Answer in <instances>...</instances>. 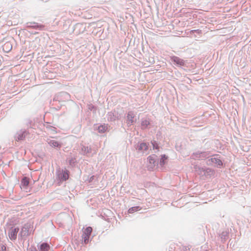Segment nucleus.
Listing matches in <instances>:
<instances>
[{
	"instance_id": "1",
	"label": "nucleus",
	"mask_w": 251,
	"mask_h": 251,
	"mask_svg": "<svg viewBox=\"0 0 251 251\" xmlns=\"http://www.w3.org/2000/svg\"><path fill=\"white\" fill-rule=\"evenodd\" d=\"M55 175L58 185H61L64 182L68 181L69 182H71L73 180L70 176V172L66 167L57 169Z\"/></svg>"
},
{
	"instance_id": "2",
	"label": "nucleus",
	"mask_w": 251,
	"mask_h": 251,
	"mask_svg": "<svg viewBox=\"0 0 251 251\" xmlns=\"http://www.w3.org/2000/svg\"><path fill=\"white\" fill-rule=\"evenodd\" d=\"M66 163L67 167L69 169H73L76 173L75 177L76 179H79L81 175V170L78 166V162L76 158L75 157L69 156L66 159Z\"/></svg>"
},
{
	"instance_id": "3",
	"label": "nucleus",
	"mask_w": 251,
	"mask_h": 251,
	"mask_svg": "<svg viewBox=\"0 0 251 251\" xmlns=\"http://www.w3.org/2000/svg\"><path fill=\"white\" fill-rule=\"evenodd\" d=\"M223 160L220 155L213 154L210 155L208 159L206 160V164L209 166H214L219 168H221L224 166Z\"/></svg>"
},
{
	"instance_id": "4",
	"label": "nucleus",
	"mask_w": 251,
	"mask_h": 251,
	"mask_svg": "<svg viewBox=\"0 0 251 251\" xmlns=\"http://www.w3.org/2000/svg\"><path fill=\"white\" fill-rule=\"evenodd\" d=\"M195 169L198 174L201 176H204L206 178L211 177L215 174L213 169L205 166L200 167L196 165Z\"/></svg>"
},
{
	"instance_id": "5",
	"label": "nucleus",
	"mask_w": 251,
	"mask_h": 251,
	"mask_svg": "<svg viewBox=\"0 0 251 251\" xmlns=\"http://www.w3.org/2000/svg\"><path fill=\"white\" fill-rule=\"evenodd\" d=\"M31 228V224L27 223L24 224L21 228V230L18 234V239L19 241L23 240L25 241V239L24 238L26 236L29 235V229Z\"/></svg>"
},
{
	"instance_id": "6",
	"label": "nucleus",
	"mask_w": 251,
	"mask_h": 251,
	"mask_svg": "<svg viewBox=\"0 0 251 251\" xmlns=\"http://www.w3.org/2000/svg\"><path fill=\"white\" fill-rule=\"evenodd\" d=\"M210 154L211 153L208 151H198L193 152L192 156L194 159L204 160L206 163V160L209 158Z\"/></svg>"
},
{
	"instance_id": "7",
	"label": "nucleus",
	"mask_w": 251,
	"mask_h": 251,
	"mask_svg": "<svg viewBox=\"0 0 251 251\" xmlns=\"http://www.w3.org/2000/svg\"><path fill=\"white\" fill-rule=\"evenodd\" d=\"M92 231V228L90 226L86 227L84 230H83V233L81 235L82 244H87L91 241L92 237L90 239V235Z\"/></svg>"
},
{
	"instance_id": "8",
	"label": "nucleus",
	"mask_w": 251,
	"mask_h": 251,
	"mask_svg": "<svg viewBox=\"0 0 251 251\" xmlns=\"http://www.w3.org/2000/svg\"><path fill=\"white\" fill-rule=\"evenodd\" d=\"M148 163V168L150 171L153 170L155 166H158L157 156L155 154H152L147 157Z\"/></svg>"
},
{
	"instance_id": "9",
	"label": "nucleus",
	"mask_w": 251,
	"mask_h": 251,
	"mask_svg": "<svg viewBox=\"0 0 251 251\" xmlns=\"http://www.w3.org/2000/svg\"><path fill=\"white\" fill-rule=\"evenodd\" d=\"M19 227H15L14 226H11L8 232V235L9 238L12 241H14L16 240L17 237V234L19 231Z\"/></svg>"
},
{
	"instance_id": "10",
	"label": "nucleus",
	"mask_w": 251,
	"mask_h": 251,
	"mask_svg": "<svg viewBox=\"0 0 251 251\" xmlns=\"http://www.w3.org/2000/svg\"><path fill=\"white\" fill-rule=\"evenodd\" d=\"M29 134V131L25 129H21L16 132L14 136V138L16 141L17 140H25V137Z\"/></svg>"
},
{
	"instance_id": "11",
	"label": "nucleus",
	"mask_w": 251,
	"mask_h": 251,
	"mask_svg": "<svg viewBox=\"0 0 251 251\" xmlns=\"http://www.w3.org/2000/svg\"><path fill=\"white\" fill-rule=\"evenodd\" d=\"M38 251H49L50 246L46 241H41L37 244Z\"/></svg>"
},
{
	"instance_id": "12",
	"label": "nucleus",
	"mask_w": 251,
	"mask_h": 251,
	"mask_svg": "<svg viewBox=\"0 0 251 251\" xmlns=\"http://www.w3.org/2000/svg\"><path fill=\"white\" fill-rule=\"evenodd\" d=\"M26 27L38 30H42L44 29L45 25L36 22H28L26 23Z\"/></svg>"
},
{
	"instance_id": "13",
	"label": "nucleus",
	"mask_w": 251,
	"mask_h": 251,
	"mask_svg": "<svg viewBox=\"0 0 251 251\" xmlns=\"http://www.w3.org/2000/svg\"><path fill=\"white\" fill-rule=\"evenodd\" d=\"M120 115L118 112L115 110L111 111L107 114V118L108 121L114 122L118 120Z\"/></svg>"
},
{
	"instance_id": "14",
	"label": "nucleus",
	"mask_w": 251,
	"mask_h": 251,
	"mask_svg": "<svg viewBox=\"0 0 251 251\" xmlns=\"http://www.w3.org/2000/svg\"><path fill=\"white\" fill-rule=\"evenodd\" d=\"M149 142H138V144L135 145L136 150L139 151H147L148 150Z\"/></svg>"
},
{
	"instance_id": "15",
	"label": "nucleus",
	"mask_w": 251,
	"mask_h": 251,
	"mask_svg": "<svg viewBox=\"0 0 251 251\" xmlns=\"http://www.w3.org/2000/svg\"><path fill=\"white\" fill-rule=\"evenodd\" d=\"M169 160V157L165 154H161L160 158H157L158 166L159 165L160 167H163L167 164Z\"/></svg>"
},
{
	"instance_id": "16",
	"label": "nucleus",
	"mask_w": 251,
	"mask_h": 251,
	"mask_svg": "<svg viewBox=\"0 0 251 251\" xmlns=\"http://www.w3.org/2000/svg\"><path fill=\"white\" fill-rule=\"evenodd\" d=\"M229 237V231L228 229L223 230L219 234L218 237L220 238L221 241L224 243Z\"/></svg>"
},
{
	"instance_id": "17",
	"label": "nucleus",
	"mask_w": 251,
	"mask_h": 251,
	"mask_svg": "<svg viewBox=\"0 0 251 251\" xmlns=\"http://www.w3.org/2000/svg\"><path fill=\"white\" fill-rule=\"evenodd\" d=\"M71 96L69 93L66 92H60L58 97L57 99L59 101H65L70 100Z\"/></svg>"
},
{
	"instance_id": "18",
	"label": "nucleus",
	"mask_w": 251,
	"mask_h": 251,
	"mask_svg": "<svg viewBox=\"0 0 251 251\" xmlns=\"http://www.w3.org/2000/svg\"><path fill=\"white\" fill-rule=\"evenodd\" d=\"M127 125L129 126L134 123L133 119L134 118V114L132 111H129L127 113Z\"/></svg>"
},
{
	"instance_id": "19",
	"label": "nucleus",
	"mask_w": 251,
	"mask_h": 251,
	"mask_svg": "<svg viewBox=\"0 0 251 251\" xmlns=\"http://www.w3.org/2000/svg\"><path fill=\"white\" fill-rule=\"evenodd\" d=\"M171 60L178 66H184L185 64V61L183 59L176 56L171 57Z\"/></svg>"
},
{
	"instance_id": "20",
	"label": "nucleus",
	"mask_w": 251,
	"mask_h": 251,
	"mask_svg": "<svg viewBox=\"0 0 251 251\" xmlns=\"http://www.w3.org/2000/svg\"><path fill=\"white\" fill-rule=\"evenodd\" d=\"M29 185V180L26 177H24L21 180L20 187L22 189H26Z\"/></svg>"
},
{
	"instance_id": "21",
	"label": "nucleus",
	"mask_w": 251,
	"mask_h": 251,
	"mask_svg": "<svg viewBox=\"0 0 251 251\" xmlns=\"http://www.w3.org/2000/svg\"><path fill=\"white\" fill-rule=\"evenodd\" d=\"M151 124L150 121L147 119H142L141 123V128L142 129L148 128V126Z\"/></svg>"
},
{
	"instance_id": "22",
	"label": "nucleus",
	"mask_w": 251,
	"mask_h": 251,
	"mask_svg": "<svg viewBox=\"0 0 251 251\" xmlns=\"http://www.w3.org/2000/svg\"><path fill=\"white\" fill-rule=\"evenodd\" d=\"M98 177L94 175H90L87 176V178L85 179V182L88 181V183H91L97 180Z\"/></svg>"
},
{
	"instance_id": "23",
	"label": "nucleus",
	"mask_w": 251,
	"mask_h": 251,
	"mask_svg": "<svg viewBox=\"0 0 251 251\" xmlns=\"http://www.w3.org/2000/svg\"><path fill=\"white\" fill-rule=\"evenodd\" d=\"M142 209V207L140 206H134L131 207H130L128 210L127 213L128 214H132L135 212H137L140 211Z\"/></svg>"
},
{
	"instance_id": "24",
	"label": "nucleus",
	"mask_w": 251,
	"mask_h": 251,
	"mask_svg": "<svg viewBox=\"0 0 251 251\" xmlns=\"http://www.w3.org/2000/svg\"><path fill=\"white\" fill-rule=\"evenodd\" d=\"M50 147L55 149H60L63 145L62 142H48Z\"/></svg>"
},
{
	"instance_id": "25",
	"label": "nucleus",
	"mask_w": 251,
	"mask_h": 251,
	"mask_svg": "<svg viewBox=\"0 0 251 251\" xmlns=\"http://www.w3.org/2000/svg\"><path fill=\"white\" fill-rule=\"evenodd\" d=\"M12 48V46L10 42H6L3 46V50L5 52L9 51Z\"/></svg>"
},
{
	"instance_id": "26",
	"label": "nucleus",
	"mask_w": 251,
	"mask_h": 251,
	"mask_svg": "<svg viewBox=\"0 0 251 251\" xmlns=\"http://www.w3.org/2000/svg\"><path fill=\"white\" fill-rule=\"evenodd\" d=\"M81 150L83 151V154H86L90 153L91 151V148L88 146H85L84 145L81 146Z\"/></svg>"
},
{
	"instance_id": "27",
	"label": "nucleus",
	"mask_w": 251,
	"mask_h": 251,
	"mask_svg": "<svg viewBox=\"0 0 251 251\" xmlns=\"http://www.w3.org/2000/svg\"><path fill=\"white\" fill-rule=\"evenodd\" d=\"M107 129V126L105 124L100 125L98 127V131L100 133H104Z\"/></svg>"
},
{
	"instance_id": "28",
	"label": "nucleus",
	"mask_w": 251,
	"mask_h": 251,
	"mask_svg": "<svg viewBox=\"0 0 251 251\" xmlns=\"http://www.w3.org/2000/svg\"><path fill=\"white\" fill-rule=\"evenodd\" d=\"M0 251H9L8 247L5 243H0Z\"/></svg>"
},
{
	"instance_id": "29",
	"label": "nucleus",
	"mask_w": 251,
	"mask_h": 251,
	"mask_svg": "<svg viewBox=\"0 0 251 251\" xmlns=\"http://www.w3.org/2000/svg\"><path fill=\"white\" fill-rule=\"evenodd\" d=\"M46 128L47 129V130L48 131H50V132H56V128L54 127H53V126H50L49 125H47L46 126Z\"/></svg>"
},
{
	"instance_id": "30",
	"label": "nucleus",
	"mask_w": 251,
	"mask_h": 251,
	"mask_svg": "<svg viewBox=\"0 0 251 251\" xmlns=\"http://www.w3.org/2000/svg\"><path fill=\"white\" fill-rule=\"evenodd\" d=\"M151 143L152 144L153 150L157 149V151H159V150L158 149L159 148L158 142H151Z\"/></svg>"
},
{
	"instance_id": "31",
	"label": "nucleus",
	"mask_w": 251,
	"mask_h": 251,
	"mask_svg": "<svg viewBox=\"0 0 251 251\" xmlns=\"http://www.w3.org/2000/svg\"><path fill=\"white\" fill-rule=\"evenodd\" d=\"M45 153L44 152H39L37 153V156L41 159H43L45 157Z\"/></svg>"
},
{
	"instance_id": "32",
	"label": "nucleus",
	"mask_w": 251,
	"mask_h": 251,
	"mask_svg": "<svg viewBox=\"0 0 251 251\" xmlns=\"http://www.w3.org/2000/svg\"><path fill=\"white\" fill-rule=\"evenodd\" d=\"M27 251H38L34 245H31L29 248H27Z\"/></svg>"
},
{
	"instance_id": "33",
	"label": "nucleus",
	"mask_w": 251,
	"mask_h": 251,
	"mask_svg": "<svg viewBox=\"0 0 251 251\" xmlns=\"http://www.w3.org/2000/svg\"><path fill=\"white\" fill-rule=\"evenodd\" d=\"M191 248V246H190V245H188V246H183V247H182V251H189V250H190Z\"/></svg>"
},
{
	"instance_id": "34",
	"label": "nucleus",
	"mask_w": 251,
	"mask_h": 251,
	"mask_svg": "<svg viewBox=\"0 0 251 251\" xmlns=\"http://www.w3.org/2000/svg\"><path fill=\"white\" fill-rule=\"evenodd\" d=\"M32 121L31 120H28V123H27V126H30V127H31V126L32 125Z\"/></svg>"
},
{
	"instance_id": "35",
	"label": "nucleus",
	"mask_w": 251,
	"mask_h": 251,
	"mask_svg": "<svg viewBox=\"0 0 251 251\" xmlns=\"http://www.w3.org/2000/svg\"><path fill=\"white\" fill-rule=\"evenodd\" d=\"M50 141L53 142L54 141V140H50Z\"/></svg>"
},
{
	"instance_id": "36",
	"label": "nucleus",
	"mask_w": 251,
	"mask_h": 251,
	"mask_svg": "<svg viewBox=\"0 0 251 251\" xmlns=\"http://www.w3.org/2000/svg\"><path fill=\"white\" fill-rule=\"evenodd\" d=\"M52 251H54L52 250Z\"/></svg>"
}]
</instances>
